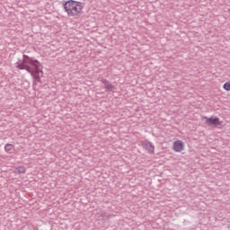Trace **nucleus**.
<instances>
[{
  "mask_svg": "<svg viewBox=\"0 0 230 230\" xmlns=\"http://www.w3.org/2000/svg\"><path fill=\"white\" fill-rule=\"evenodd\" d=\"M22 58V61L19 60L15 63V67L30 73L31 76H32L34 80L33 85H36L37 82L42 84V80L40 78L43 76L44 72L42 71V68H40L42 67L40 62L26 54H23Z\"/></svg>",
  "mask_w": 230,
  "mask_h": 230,
  "instance_id": "1",
  "label": "nucleus"
},
{
  "mask_svg": "<svg viewBox=\"0 0 230 230\" xmlns=\"http://www.w3.org/2000/svg\"><path fill=\"white\" fill-rule=\"evenodd\" d=\"M63 7L69 17H76V15L84 13L82 11L84 10V4L82 2L67 0L63 3Z\"/></svg>",
  "mask_w": 230,
  "mask_h": 230,
  "instance_id": "2",
  "label": "nucleus"
},
{
  "mask_svg": "<svg viewBox=\"0 0 230 230\" xmlns=\"http://www.w3.org/2000/svg\"><path fill=\"white\" fill-rule=\"evenodd\" d=\"M142 147L146 150L149 154H154V150H155V147L152 145V142L148 140H145L142 142Z\"/></svg>",
  "mask_w": 230,
  "mask_h": 230,
  "instance_id": "3",
  "label": "nucleus"
},
{
  "mask_svg": "<svg viewBox=\"0 0 230 230\" xmlns=\"http://www.w3.org/2000/svg\"><path fill=\"white\" fill-rule=\"evenodd\" d=\"M101 82H102V84H104L105 89L110 91L111 93H112L114 91V89H116V87L112 84H111V82H109V80H107L105 78H102Z\"/></svg>",
  "mask_w": 230,
  "mask_h": 230,
  "instance_id": "4",
  "label": "nucleus"
},
{
  "mask_svg": "<svg viewBox=\"0 0 230 230\" xmlns=\"http://www.w3.org/2000/svg\"><path fill=\"white\" fill-rule=\"evenodd\" d=\"M205 119L206 120V124L207 125H220V119L215 117H210V118H208V117H205Z\"/></svg>",
  "mask_w": 230,
  "mask_h": 230,
  "instance_id": "5",
  "label": "nucleus"
},
{
  "mask_svg": "<svg viewBox=\"0 0 230 230\" xmlns=\"http://www.w3.org/2000/svg\"><path fill=\"white\" fill-rule=\"evenodd\" d=\"M173 150L174 152H182L184 150V143L181 140L174 142Z\"/></svg>",
  "mask_w": 230,
  "mask_h": 230,
  "instance_id": "6",
  "label": "nucleus"
},
{
  "mask_svg": "<svg viewBox=\"0 0 230 230\" xmlns=\"http://www.w3.org/2000/svg\"><path fill=\"white\" fill-rule=\"evenodd\" d=\"M14 173H18V175H21V173H26V169L24 166H19L14 169Z\"/></svg>",
  "mask_w": 230,
  "mask_h": 230,
  "instance_id": "7",
  "label": "nucleus"
},
{
  "mask_svg": "<svg viewBox=\"0 0 230 230\" xmlns=\"http://www.w3.org/2000/svg\"><path fill=\"white\" fill-rule=\"evenodd\" d=\"M4 150H5V152H7V154H12V150H13V145L6 144L4 146Z\"/></svg>",
  "mask_w": 230,
  "mask_h": 230,
  "instance_id": "8",
  "label": "nucleus"
},
{
  "mask_svg": "<svg viewBox=\"0 0 230 230\" xmlns=\"http://www.w3.org/2000/svg\"><path fill=\"white\" fill-rule=\"evenodd\" d=\"M98 216L101 217V218H105V217H106L107 220H109V218H111V216H107V212L103 211V210L99 212Z\"/></svg>",
  "mask_w": 230,
  "mask_h": 230,
  "instance_id": "9",
  "label": "nucleus"
},
{
  "mask_svg": "<svg viewBox=\"0 0 230 230\" xmlns=\"http://www.w3.org/2000/svg\"><path fill=\"white\" fill-rule=\"evenodd\" d=\"M223 87H224L225 91H230V82L225 83Z\"/></svg>",
  "mask_w": 230,
  "mask_h": 230,
  "instance_id": "10",
  "label": "nucleus"
}]
</instances>
